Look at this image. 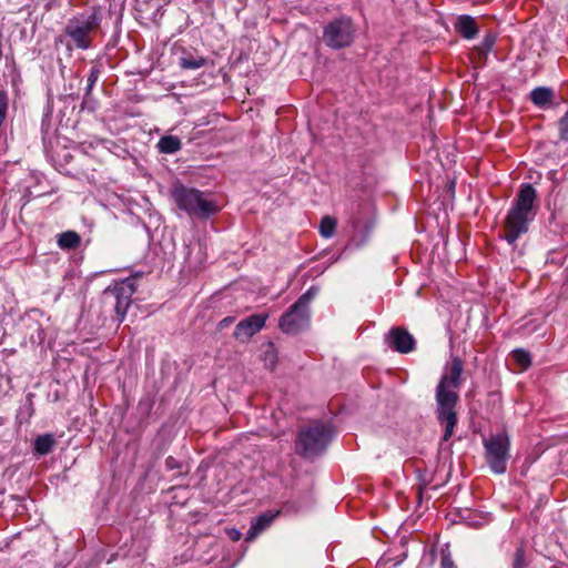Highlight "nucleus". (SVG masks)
I'll use <instances>...</instances> for the list:
<instances>
[{
	"label": "nucleus",
	"mask_w": 568,
	"mask_h": 568,
	"mask_svg": "<svg viewBox=\"0 0 568 568\" xmlns=\"http://www.w3.org/2000/svg\"><path fill=\"white\" fill-rule=\"evenodd\" d=\"M464 363L459 357H453L446 373L440 377L436 387L437 419L445 425L443 440L447 442L457 425L455 407L458 403V389L463 384Z\"/></svg>",
	"instance_id": "1"
},
{
	"label": "nucleus",
	"mask_w": 568,
	"mask_h": 568,
	"mask_svg": "<svg viewBox=\"0 0 568 568\" xmlns=\"http://www.w3.org/2000/svg\"><path fill=\"white\" fill-rule=\"evenodd\" d=\"M536 201V189L529 183L521 184L503 223L500 237L509 245H516L517 240L529 231L537 215Z\"/></svg>",
	"instance_id": "2"
},
{
	"label": "nucleus",
	"mask_w": 568,
	"mask_h": 568,
	"mask_svg": "<svg viewBox=\"0 0 568 568\" xmlns=\"http://www.w3.org/2000/svg\"><path fill=\"white\" fill-rule=\"evenodd\" d=\"M102 10L92 7L89 13H80L68 20L63 33L77 49L88 50L92 47L95 34L101 28Z\"/></svg>",
	"instance_id": "3"
},
{
	"label": "nucleus",
	"mask_w": 568,
	"mask_h": 568,
	"mask_svg": "<svg viewBox=\"0 0 568 568\" xmlns=\"http://www.w3.org/2000/svg\"><path fill=\"white\" fill-rule=\"evenodd\" d=\"M333 437V428L323 422H312L302 427L296 436L295 452L303 458L321 455Z\"/></svg>",
	"instance_id": "4"
},
{
	"label": "nucleus",
	"mask_w": 568,
	"mask_h": 568,
	"mask_svg": "<svg viewBox=\"0 0 568 568\" xmlns=\"http://www.w3.org/2000/svg\"><path fill=\"white\" fill-rule=\"evenodd\" d=\"M175 205L190 216L209 219L219 211L215 202L204 197V193L194 187L178 184L171 191Z\"/></svg>",
	"instance_id": "5"
},
{
	"label": "nucleus",
	"mask_w": 568,
	"mask_h": 568,
	"mask_svg": "<svg viewBox=\"0 0 568 568\" xmlns=\"http://www.w3.org/2000/svg\"><path fill=\"white\" fill-rule=\"evenodd\" d=\"M316 294L311 287L302 294L297 301L288 307L278 322L280 329L285 334H297L310 324V303Z\"/></svg>",
	"instance_id": "6"
},
{
	"label": "nucleus",
	"mask_w": 568,
	"mask_h": 568,
	"mask_svg": "<svg viewBox=\"0 0 568 568\" xmlns=\"http://www.w3.org/2000/svg\"><path fill=\"white\" fill-rule=\"evenodd\" d=\"M356 28L349 17L342 16L331 20L323 28L322 40L326 47L333 50H341L353 44Z\"/></svg>",
	"instance_id": "7"
},
{
	"label": "nucleus",
	"mask_w": 568,
	"mask_h": 568,
	"mask_svg": "<svg viewBox=\"0 0 568 568\" xmlns=\"http://www.w3.org/2000/svg\"><path fill=\"white\" fill-rule=\"evenodd\" d=\"M486 460L496 474H504L509 458L510 439L506 432L491 435L484 440Z\"/></svg>",
	"instance_id": "8"
},
{
	"label": "nucleus",
	"mask_w": 568,
	"mask_h": 568,
	"mask_svg": "<svg viewBox=\"0 0 568 568\" xmlns=\"http://www.w3.org/2000/svg\"><path fill=\"white\" fill-rule=\"evenodd\" d=\"M136 292L135 277H126L118 281L113 286H108L104 295H112L115 298L114 311L119 322H123L129 306L132 303V296Z\"/></svg>",
	"instance_id": "9"
},
{
	"label": "nucleus",
	"mask_w": 568,
	"mask_h": 568,
	"mask_svg": "<svg viewBox=\"0 0 568 568\" xmlns=\"http://www.w3.org/2000/svg\"><path fill=\"white\" fill-rule=\"evenodd\" d=\"M387 346L399 354H408L416 349V339L403 326L392 327L385 335Z\"/></svg>",
	"instance_id": "10"
},
{
	"label": "nucleus",
	"mask_w": 568,
	"mask_h": 568,
	"mask_svg": "<svg viewBox=\"0 0 568 568\" xmlns=\"http://www.w3.org/2000/svg\"><path fill=\"white\" fill-rule=\"evenodd\" d=\"M268 314L266 313L250 315L237 323L233 336L237 341L247 342L265 326Z\"/></svg>",
	"instance_id": "11"
},
{
	"label": "nucleus",
	"mask_w": 568,
	"mask_h": 568,
	"mask_svg": "<svg viewBox=\"0 0 568 568\" xmlns=\"http://www.w3.org/2000/svg\"><path fill=\"white\" fill-rule=\"evenodd\" d=\"M455 29L465 39H474L478 34L477 22L468 14H463L457 18Z\"/></svg>",
	"instance_id": "12"
},
{
	"label": "nucleus",
	"mask_w": 568,
	"mask_h": 568,
	"mask_svg": "<svg viewBox=\"0 0 568 568\" xmlns=\"http://www.w3.org/2000/svg\"><path fill=\"white\" fill-rule=\"evenodd\" d=\"M554 95L552 89L537 87L530 92V101L538 108H546L551 104Z\"/></svg>",
	"instance_id": "13"
},
{
	"label": "nucleus",
	"mask_w": 568,
	"mask_h": 568,
	"mask_svg": "<svg viewBox=\"0 0 568 568\" xmlns=\"http://www.w3.org/2000/svg\"><path fill=\"white\" fill-rule=\"evenodd\" d=\"M156 146L160 153L173 154L182 149V142L175 135H164L159 140Z\"/></svg>",
	"instance_id": "14"
},
{
	"label": "nucleus",
	"mask_w": 568,
	"mask_h": 568,
	"mask_svg": "<svg viewBox=\"0 0 568 568\" xmlns=\"http://www.w3.org/2000/svg\"><path fill=\"white\" fill-rule=\"evenodd\" d=\"M57 243L61 250H75L81 244V236L75 231H65L58 235Z\"/></svg>",
	"instance_id": "15"
},
{
	"label": "nucleus",
	"mask_w": 568,
	"mask_h": 568,
	"mask_svg": "<svg viewBox=\"0 0 568 568\" xmlns=\"http://www.w3.org/2000/svg\"><path fill=\"white\" fill-rule=\"evenodd\" d=\"M531 560L525 545H519L510 558V568H528Z\"/></svg>",
	"instance_id": "16"
},
{
	"label": "nucleus",
	"mask_w": 568,
	"mask_h": 568,
	"mask_svg": "<svg viewBox=\"0 0 568 568\" xmlns=\"http://www.w3.org/2000/svg\"><path fill=\"white\" fill-rule=\"evenodd\" d=\"M54 444L55 440L51 434L40 435L34 440L33 449L39 455H47L52 450Z\"/></svg>",
	"instance_id": "17"
},
{
	"label": "nucleus",
	"mask_w": 568,
	"mask_h": 568,
	"mask_svg": "<svg viewBox=\"0 0 568 568\" xmlns=\"http://www.w3.org/2000/svg\"><path fill=\"white\" fill-rule=\"evenodd\" d=\"M206 59L200 55H193L192 53H185L180 58L179 65L184 70H195L204 67Z\"/></svg>",
	"instance_id": "18"
},
{
	"label": "nucleus",
	"mask_w": 568,
	"mask_h": 568,
	"mask_svg": "<svg viewBox=\"0 0 568 568\" xmlns=\"http://www.w3.org/2000/svg\"><path fill=\"white\" fill-rule=\"evenodd\" d=\"M496 41V37L493 33H488L484 37L479 45L474 48L475 53L478 54V59L484 63L487 59V53L493 49Z\"/></svg>",
	"instance_id": "19"
},
{
	"label": "nucleus",
	"mask_w": 568,
	"mask_h": 568,
	"mask_svg": "<svg viewBox=\"0 0 568 568\" xmlns=\"http://www.w3.org/2000/svg\"><path fill=\"white\" fill-rule=\"evenodd\" d=\"M336 226H337L336 219L332 217L329 215H325L324 217H322L321 223H320V234L324 239H329L335 234Z\"/></svg>",
	"instance_id": "20"
},
{
	"label": "nucleus",
	"mask_w": 568,
	"mask_h": 568,
	"mask_svg": "<svg viewBox=\"0 0 568 568\" xmlns=\"http://www.w3.org/2000/svg\"><path fill=\"white\" fill-rule=\"evenodd\" d=\"M511 355L516 363L519 364L524 369H527L531 365V357L527 351L517 348L513 351Z\"/></svg>",
	"instance_id": "21"
},
{
	"label": "nucleus",
	"mask_w": 568,
	"mask_h": 568,
	"mask_svg": "<svg viewBox=\"0 0 568 568\" xmlns=\"http://www.w3.org/2000/svg\"><path fill=\"white\" fill-rule=\"evenodd\" d=\"M272 519H273L272 516H266V515L258 516L256 521L252 524L248 535L254 536V535L258 534L260 531H262L265 527H267L270 525Z\"/></svg>",
	"instance_id": "22"
},
{
	"label": "nucleus",
	"mask_w": 568,
	"mask_h": 568,
	"mask_svg": "<svg viewBox=\"0 0 568 568\" xmlns=\"http://www.w3.org/2000/svg\"><path fill=\"white\" fill-rule=\"evenodd\" d=\"M101 68H102L101 64H95L91 68L90 74L88 77V88H87V92H85L87 97L91 93L92 88L94 87L95 82L98 81V79L102 72Z\"/></svg>",
	"instance_id": "23"
},
{
	"label": "nucleus",
	"mask_w": 568,
	"mask_h": 568,
	"mask_svg": "<svg viewBox=\"0 0 568 568\" xmlns=\"http://www.w3.org/2000/svg\"><path fill=\"white\" fill-rule=\"evenodd\" d=\"M559 138L562 141H568V109L564 116L558 122Z\"/></svg>",
	"instance_id": "24"
},
{
	"label": "nucleus",
	"mask_w": 568,
	"mask_h": 568,
	"mask_svg": "<svg viewBox=\"0 0 568 568\" xmlns=\"http://www.w3.org/2000/svg\"><path fill=\"white\" fill-rule=\"evenodd\" d=\"M165 467L169 470L180 469L181 468V464L173 456H169V457L165 458Z\"/></svg>",
	"instance_id": "25"
},
{
	"label": "nucleus",
	"mask_w": 568,
	"mask_h": 568,
	"mask_svg": "<svg viewBox=\"0 0 568 568\" xmlns=\"http://www.w3.org/2000/svg\"><path fill=\"white\" fill-rule=\"evenodd\" d=\"M442 568H455V564L449 554H444L440 559Z\"/></svg>",
	"instance_id": "26"
},
{
	"label": "nucleus",
	"mask_w": 568,
	"mask_h": 568,
	"mask_svg": "<svg viewBox=\"0 0 568 568\" xmlns=\"http://www.w3.org/2000/svg\"><path fill=\"white\" fill-rule=\"evenodd\" d=\"M233 322H234V317H232V316H227V317L223 318L222 321H220V323H219V327H220V328L227 327V326H229V325H231Z\"/></svg>",
	"instance_id": "27"
},
{
	"label": "nucleus",
	"mask_w": 568,
	"mask_h": 568,
	"mask_svg": "<svg viewBox=\"0 0 568 568\" xmlns=\"http://www.w3.org/2000/svg\"><path fill=\"white\" fill-rule=\"evenodd\" d=\"M550 568H568V565L560 561V562L552 565Z\"/></svg>",
	"instance_id": "28"
},
{
	"label": "nucleus",
	"mask_w": 568,
	"mask_h": 568,
	"mask_svg": "<svg viewBox=\"0 0 568 568\" xmlns=\"http://www.w3.org/2000/svg\"><path fill=\"white\" fill-rule=\"evenodd\" d=\"M240 536H241V534H240L239 531L233 530V534L231 535V538H232L233 540H239V539H240Z\"/></svg>",
	"instance_id": "29"
},
{
	"label": "nucleus",
	"mask_w": 568,
	"mask_h": 568,
	"mask_svg": "<svg viewBox=\"0 0 568 568\" xmlns=\"http://www.w3.org/2000/svg\"><path fill=\"white\" fill-rule=\"evenodd\" d=\"M422 493H423V487H419V488H418V494H419V496L422 495Z\"/></svg>",
	"instance_id": "30"
}]
</instances>
